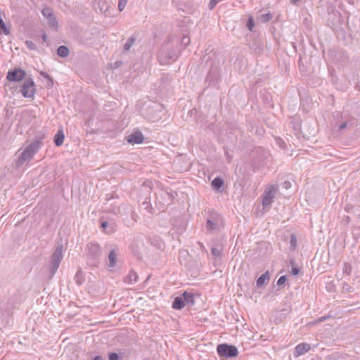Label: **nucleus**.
Here are the masks:
<instances>
[{"instance_id":"1","label":"nucleus","mask_w":360,"mask_h":360,"mask_svg":"<svg viewBox=\"0 0 360 360\" xmlns=\"http://www.w3.org/2000/svg\"><path fill=\"white\" fill-rule=\"evenodd\" d=\"M40 146L41 141L39 139H36L27 146L15 161V167L19 168L26 162H30L33 158L34 154L38 152Z\"/></svg>"},{"instance_id":"2","label":"nucleus","mask_w":360,"mask_h":360,"mask_svg":"<svg viewBox=\"0 0 360 360\" xmlns=\"http://www.w3.org/2000/svg\"><path fill=\"white\" fill-rule=\"evenodd\" d=\"M86 257L87 263L91 266H97L100 263L102 250L99 244L90 243L86 248Z\"/></svg>"},{"instance_id":"3","label":"nucleus","mask_w":360,"mask_h":360,"mask_svg":"<svg viewBox=\"0 0 360 360\" xmlns=\"http://www.w3.org/2000/svg\"><path fill=\"white\" fill-rule=\"evenodd\" d=\"M63 247L62 245H58L53 253L51 257L50 267H49V278H51L57 271L60 262L63 259Z\"/></svg>"},{"instance_id":"4","label":"nucleus","mask_w":360,"mask_h":360,"mask_svg":"<svg viewBox=\"0 0 360 360\" xmlns=\"http://www.w3.org/2000/svg\"><path fill=\"white\" fill-rule=\"evenodd\" d=\"M222 221L223 218L219 214L215 212L210 213L205 224L207 232L212 233L213 231L218 230Z\"/></svg>"},{"instance_id":"5","label":"nucleus","mask_w":360,"mask_h":360,"mask_svg":"<svg viewBox=\"0 0 360 360\" xmlns=\"http://www.w3.org/2000/svg\"><path fill=\"white\" fill-rule=\"evenodd\" d=\"M217 351L220 357L232 358L237 356L238 354V351L236 346L226 343L217 345Z\"/></svg>"},{"instance_id":"6","label":"nucleus","mask_w":360,"mask_h":360,"mask_svg":"<svg viewBox=\"0 0 360 360\" xmlns=\"http://www.w3.org/2000/svg\"><path fill=\"white\" fill-rule=\"evenodd\" d=\"M20 91L25 98H34L36 94L35 84L32 78H25Z\"/></svg>"},{"instance_id":"7","label":"nucleus","mask_w":360,"mask_h":360,"mask_svg":"<svg viewBox=\"0 0 360 360\" xmlns=\"http://www.w3.org/2000/svg\"><path fill=\"white\" fill-rule=\"evenodd\" d=\"M278 191V188L276 185H271L266 188L262 195V205L264 207L271 206L276 198V194Z\"/></svg>"},{"instance_id":"8","label":"nucleus","mask_w":360,"mask_h":360,"mask_svg":"<svg viewBox=\"0 0 360 360\" xmlns=\"http://www.w3.org/2000/svg\"><path fill=\"white\" fill-rule=\"evenodd\" d=\"M179 57V52L176 51L161 50L158 53V58L162 65H166L174 61Z\"/></svg>"},{"instance_id":"9","label":"nucleus","mask_w":360,"mask_h":360,"mask_svg":"<svg viewBox=\"0 0 360 360\" xmlns=\"http://www.w3.org/2000/svg\"><path fill=\"white\" fill-rule=\"evenodd\" d=\"M26 72L20 68H15L12 70H8L6 75V79L10 82H20L25 79L26 78Z\"/></svg>"},{"instance_id":"10","label":"nucleus","mask_w":360,"mask_h":360,"mask_svg":"<svg viewBox=\"0 0 360 360\" xmlns=\"http://www.w3.org/2000/svg\"><path fill=\"white\" fill-rule=\"evenodd\" d=\"M41 13L44 18L48 20L49 26L53 30H57L58 27V22L50 7H45L42 9Z\"/></svg>"},{"instance_id":"11","label":"nucleus","mask_w":360,"mask_h":360,"mask_svg":"<svg viewBox=\"0 0 360 360\" xmlns=\"http://www.w3.org/2000/svg\"><path fill=\"white\" fill-rule=\"evenodd\" d=\"M144 136L140 131H136L131 134L129 135L127 141L130 144H139L143 142Z\"/></svg>"},{"instance_id":"12","label":"nucleus","mask_w":360,"mask_h":360,"mask_svg":"<svg viewBox=\"0 0 360 360\" xmlns=\"http://www.w3.org/2000/svg\"><path fill=\"white\" fill-rule=\"evenodd\" d=\"M310 349V345L305 342L300 343L295 347L294 355L295 356H301L309 352Z\"/></svg>"},{"instance_id":"13","label":"nucleus","mask_w":360,"mask_h":360,"mask_svg":"<svg viewBox=\"0 0 360 360\" xmlns=\"http://www.w3.org/2000/svg\"><path fill=\"white\" fill-rule=\"evenodd\" d=\"M185 302L182 294L176 297L172 302V308L176 310H181L185 307Z\"/></svg>"},{"instance_id":"14","label":"nucleus","mask_w":360,"mask_h":360,"mask_svg":"<svg viewBox=\"0 0 360 360\" xmlns=\"http://www.w3.org/2000/svg\"><path fill=\"white\" fill-rule=\"evenodd\" d=\"M183 299L185 302V305L193 306L195 304L194 294L184 291L182 293Z\"/></svg>"},{"instance_id":"15","label":"nucleus","mask_w":360,"mask_h":360,"mask_svg":"<svg viewBox=\"0 0 360 360\" xmlns=\"http://www.w3.org/2000/svg\"><path fill=\"white\" fill-rule=\"evenodd\" d=\"M139 276L136 272L131 270L129 274L124 278V282L128 284H134L138 281Z\"/></svg>"},{"instance_id":"16","label":"nucleus","mask_w":360,"mask_h":360,"mask_svg":"<svg viewBox=\"0 0 360 360\" xmlns=\"http://www.w3.org/2000/svg\"><path fill=\"white\" fill-rule=\"evenodd\" d=\"M65 139L64 132L62 129L58 130L56 134L53 142L56 146H60L63 144Z\"/></svg>"},{"instance_id":"17","label":"nucleus","mask_w":360,"mask_h":360,"mask_svg":"<svg viewBox=\"0 0 360 360\" xmlns=\"http://www.w3.org/2000/svg\"><path fill=\"white\" fill-rule=\"evenodd\" d=\"M224 181L220 176L215 177L211 183L212 188L217 191L220 190V188L224 186Z\"/></svg>"},{"instance_id":"18","label":"nucleus","mask_w":360,"mask_h":360,"mask_svg":"<svg viewBox=\"0 0 360 360\" xmlns=\"http://www.w3.org/2000/svg\"><path fill=\"white\" fill-rule=\"evenodd\" d=\"M117 257V251L112 250L108 255L109 267L114 268L116 266Z\"/></svg>"},{"instance_id":"19","label":"nucleus","mask_w":360,"mask_h":360,"mask_svg":"<svg viewBox=\"0 0 360 360\" xmlns=\"http://www.w3.org/2000/svg\"><path fill=\"white\" fill-rule=\"evenodd\" d=\"M270 276L268 271H266L264 274H262L257 280L256 284L257 287L262 286L265 282L269 280Z\"/></svg>"},{"instance_id":"20","label":"nucleus","mask_w":360,"mask_h":360,"mask_svg":"<svg viewBox=\"0 0 360 360\" xmlns=\"http://www.w3.org/2000/svg\"><path fill=\"white\" fill-rule=\"evenodd\" d=\"M69 49L66 46H60L57 49V54L61 58H65L69 55Z\"/></svg>"},{"instance_id":"21","label":"nucleus","mask_w":360,"mask_h":360,"mask_svg":"<svg viewBox=\"0 0 360 360\" xmlns=\"http://www.w3.org/2000/svg\"><path fill=\"white\" fill-rule=\"evenodd\" d=\"M136 40V38L134 36L129 37L124 45V51H129L131 46L134 44Z\"/></svg>"},{"instance_id":"22","label":"nucleus","mask_w":360,"mask_h":360,"mask_svg":"<svg viewBox=\"0 0 360 360\" xmlns=\"http://www.w3.org/2000/svg\"><path fill=\"white\" fill-rule=\"evenodd\" d=\"M101 226L108 233H110L114 231L113 226H110L106 221H101Z\"/></svg>"},{"instance_id":"23","label":"nucleus","mask_w":360,"mask_h":360,"mask_svg":"<svg viewBox=\"0 0 360 360\" xmlns=\"http://www.w3.org/2000/svg\"><path fill=\"white\" fill-rule=\"evenodd\" d=\"M40 75L45 79L48 80L46 84V86L48 88H51L53 86V81L52 77L46 72H41Z\"/></svg>"},{"instance_id":"24","label":"nucleus","mask_w":360,"mask_h":360,"mask_svg":"<svg viewBox=\"0 0 360 360\" xmlns=\"http://www.w3.org/2000/svg\"><path fill=\"white\" fill-rule=\"evenodd\" d=\"M352 266L349 263H345L344 264V266H343V269H342V272L343 274H347V276L350 275L351 272H352Z\"/></svg>"},{"instance_id":"25","label":"nucleus","mask_w":360,"mask_h":360,"mask_svg":"<svg viewBox=\"0 0 360 360\" xmlns=\"http://www.w3.org/2000/svg\"><path fill=\"white\" fill-rule=\"evenodd\" d=\"M4 34L5 35H9L11 34L10 30L6 27V25L4 23L0 25V34Z\"/></svg>"},{"instance_id":"26","label":"nucleus","mask_w":360,"mask_h":360,"mask_svg":"<svg viewBox=\"0 0 360 360\" xmlns=\"http://www.w3.org/2000/svg\"><path fill=\"white\" fill-rule=\"evenodd\" d=\"M290 265L292 266L291 274L292 276H297L300 274V269L297 266H294L295 261L291 259L290 261Z\"/></svg>"},{"instance_id":"27","label":"nucleus","mask_w":360,"mask_h":360,"mask_svg":"<svg viewBox=\"0 0 360 360\" xmlns=\"http://www.w3.org/2000/svg\"><path fill=\"white\" fill-rule=\"evenodd\" d=\"M212 255L216 258H220L221 255V250L217 248L213 247L211 249Z\"/></svg>"},{"instance_id":"28","label":"nucleus","mask_w":360,"mask_h":360,"mask_svg":"<svg viewBox=\"0 0 360 360\" xmlns=\"http://www.w3.org/2000/svg\"><path fill=\"white\" fill-rule=\"evenodd\" d=\"M246 27L250 31H252L255 27V21L252 17H249L246 22Z\"/></svg>"},{"instance_id":"29","label":"nucleus","mask_w":360,"mask_h":360,"mask_svg":"<svg viewBox=\"0 0 360 360\" xmlns=\"http://www.w3.org/2000/svg\"><path fill=\"white\" fill-rule=\"evenodd\" d=\"M342 292H352L353 291V288L351 287L346 282H343L342 283Z\"/></svg>"},{"instance_id":"30","label":"nucleus","mask_w":360,"mask_h":360,"mask_svg":"<svg viewBox=\"0 0 360 360\" xmlns=\"http://www.w3.org/2000/svg\"><path fill=\"white\" fill-rule=\"evenodd\" d=\"M122 359V355L115 353V352H110L108 354V360H120Z\"/></svg>"},{"instance_id":"31","label":"nucleus","mask_w":360,"mask_h":360,"mask_svg":"<svg viewBox=\"0 0 360 360\" xmlns=\"http://www.w3.org/2000/svg\"><path fill=\"white\" fill-rule=\"evenodd\" d=\"M25 46L26 47L29 49V50H31V51H35L37 50V46L36 44L32 41H30V40H27L25 41Z\"/></svg>"},{"instance_id":"32","label":"nucleus","mask_w":360,"mask_h":360,"mask_svg":"<svg viewBox=\"0 0 360 360\" xmlns=\"http://www.w3.org/2000/svg\"><path fill=\"white\" fill-rule=\"evenodd\" d=\"M290 243L292 249H295L297 245V238L295 234L290 235Z\"/></svg>"},{"instance_id":"33","label":"nucleus","mask_w":360,"mask_h":360,"mask_svg":"<svg viewBox=\"0 0 360 360\" xmlns=\"http://www.w3.org/2000/svg\"><path fill=\"white\" fill-rule=\"evenodd\" d=\"M128 0H119L118 2V9L120 11H122L125 8Z\"/></svg>"},{"instance_id":"34","label":"nucleus","mask_w":360,"mask_h":360,"mask_svg":"<svg viewBox=\"0 0 360 360\" xmlns=\"http://www.w3.org/2000/svg\"><path fill=\"white\" fill-rule=\"evenodd\" d=\"M272 18V15L271 13H265L262 14L261 16V19L263 22H268Z\"/></svg>"},{"instance_id":"35","label":"nucleus","mask_w":360,"mask_h":360,"mask_svg":"<svg viewBox=\"0 0 360 360\" xmlns=\"http://www.w3.org/2000/svg\"><path fill=\"white\" fill-rule=\"evenodd\" d=\"M287 277L286 276H281L277 281V285H283L286 282Z\"/></svg>"},{"instance_id":"36","label":"nucleus","mask_w":360,"mask_h":360,"mask_svg":"<svg viewBox=\"0 0 360 360\" xmlns=\"http://www.w3.org/2000/svg\"><path fill=\"white\" fill-rule=\"evenodd\" d=\"M190 43V38L187 36H184L181 39V44L186 47Z\"/></svg>"},{"instance_id":"37","label":"nucleus","mask_w":360,"mask_h":360,"mask_svg":"<svg viewBox=\"0 0 360 360\" xmlns=\"http://www.w3.org/2000/svg\"><path fill=\"white\" fill-rule=\"evenodd\" d=\"M291 187V183L289 181H285L282 183V188L288 189Z\"/></svg>"},{"instance_id":"38","label":"nucleus","mask_w":360,"mask_h":360,"mask_svg":"<svg viewBox=\"0 0 360 360\" xmlns=\"http://www.w3.org/2000/svg\"><path fill=\"white\" fill-rule=\"evenodd\" d=\"M347 123L346 122H342L340 126H339V131H342V129H344L345 128L347 127Z\"/></svg>"},{"instance_id":"39","label":"nucleus","mask_w":360,"mask_h":360,"mask_svg":"<svg viewBox=\"0 0 360 360\" xmlns=\"http://www.w3.org/2000/svg\"><path fill=\"white\" fill-rule=\"evenodd\" d=\"M262 50V46L260 44L256 45L255 51L257 53H260Z\"/></svg>"},{"instance_id":"40","label":"nucleus","mask_w":360,"mask_h":360,"mask_svg":"<svg viewBox=\"0 0 360 360\" xmlns=\"http://www.w3.org/2000/svg\"><path fill=\"white\" fill-rule=\"evenodd\" d=\"M41 39L43 42H46L47 41V35L45 32H44L41 34Z\"/></svg>"},{"instance_id":"41","label":"nucleus","mask_w":360,"mask_h":360,"mask_svg":"<svg viewBox=\"0 0 360 360\" xmlns=\"http://www.w3.org/2000/svg\"><path fill=\"white\" fill-rule=\"evenodd\" d=\"M225 155H226L228 161L231 162L232 157L229 155V153L227 150L225 151Z\"/></svg>"},{"instance_id":"42","label":"nucleus","mask_w":360,"mask_h":360,"mask_svg":"<svg viewBox=\"0 0 360 360\" xmlns=\"http://www.w3.org/2000/svg\"><path fill=\"white\" fill-rule=\"evenodd\" d=\"M198 245L200 246V248L202 250H205V251H206V250H205V247L204 246V245H203L201 242H198Z\"/></svg>"},{"instance_id":"43","label":"nucleus","mask_w":360,"mask_h":360,"mask_svg":"<svg viewBox=\"0 0 360 360\" xmlns=\"http://www.w3.org/2000/svg\"><path fill=\"white\" fill-rule=\"evenodd\" d=\"M93 360H103L101 356L97 355L94 357Z\"/></svg>"},{"instance_id":"44","label":"nucleus","mask_w":360,"mask_h":360,"mask_svg":"<svg viewBox=\"0 0 360 360\" xmlns=\"http://www.w3.org/2000/svg\"><path fill=\"white\" fill-rule=\"evenodd\" d=\"M81 274V270L79 269L76 274L75 278H79V275Z\"/></svg>"},{"instance_id":"45","label":"nucleus","mask_w":360,"mask_h":360,"mask_svg":"<svg viewBox=\"0 0 360 360\" xmlns=\"http://www.w3.org/2000/svg\"><path fill=\"white\" fill-rule=\"evenodd\" d=\"M143 205H146V209L149 207L148 202H144L143 203Z\"/></svg>"},{"instance_id":"46","label":"nucleus","mask_w":360,"mask_h":360,"mask_svg":"<svg viewBox=\"0 0 360 360\" xmlns=\"http://www.w3.org/2000/svg\"><path fill=\"white\" fill-rule=\"evenodd\" d=\"M102 4H103V5H102V6L101 7V11H102V10H103V6H104V4H105V2L103 1Z\"/></svg>"},{"instance_id":"47","label":"nucleus","mask_w":360,"mask_h":360,"mask_svg":"<svg viewBox=\"0 0 360 360\" xmlns=\"http://www.w3.org/2000/svg\"><path fill=\"white\" fill-rule=\"evenodd\" d=\"M326 317H323V318H321V319L319 320V321H324V320H326Z\"/></svg>"},{"instance_id":"48","label":"nucleus","mask_w":360,"mask_h":360,"mask_svg":"<svg viewBox=\"0 0 360 360\" xmlns=\"http://www.w3.org/2000/svg\"><path fill=\"white\" fill-rule=\"evenodd\" d=\"M121 63H122V62H120V61H119V62H116L117 66H119V65H120V64H121Z\"/></svg>"},{"instance_id":"49","label":"nucleus","mask_w":360,"mask_h":360,"mask_svg":"<svg viewBox=\"0 0 360 360\" xmlns=\"http://www.w3.org/2000/svg\"><path fill=\"white\" fill-rule=\"evenodd\" d=\"M262 131H263V130L261 129L260 131H259V134H261Z\"/></svg>"}]
</instances>
